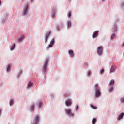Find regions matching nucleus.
Here are the masks:
<instances>
[{"label":"nucleus","mask_w":124,"mask_h":124,"mask_svg":"<svg viewBox=\"0 0 124 124\" xmlns=\"http://www.w3.org/2000/svg\"><path fill=\"white\" fill-rule=\"evenodd\" d=\"M96 122V118H93L92 119V124H95V122Z\"/></svg>","instance_id":"obj_21"},{"label":"nucleus","mask_w":124,"mask_h":124,"mask_svg":"<svg viewBox=\"0 0 124 124\" xmlns=\"http://www.w3.org/2000/svg\"><path fill=\"white\" fill-rule=\"evenodd\" d=\"M78 106H77L76 107V110H78Z\"/></svg>","instance_id":"obj_32"},{"label":"nucleus","mask_w":124,"mask_h":124,"mask_svg":"<svg viewBox=\"0 0 124 124\" xmlns=\"http://www.w3.org/2000/svg\"><path fill=\"white\" fill-rule=\"evenodd\" d=\"M33 1V0H31V1Z\"/></svg>","instance_id":"obj_38"},{"label":"nucleus","mask_w":124,"mask_h":124,"mask_svg":"<svg viewBox=\"0 0 124 124\" xmlns=\"http://www.w3.org/2000/svg\"><path fill=\"white\" fill-rule=\"evenodd\" d=\"M122 46H124V42H123V44H122Z\"/></svg>","instance_id":"obj_35"},{"label":"nucleus","mask_w":124,"mask_h":124,"mask_svg":"<svg viewBox=\"0 0 124 124\" xmlns=\"http://www.w3.org/2000/svg\"><path fill=\"white\" fill-rule=\"evenodd\" d=\"M105 1V0H102V1Z\"/></svg>","instance_id":"obj_37"},{"label":"nucleus","mask_w":124,"mask_h":124,"mask_svg":"<svg viewBox=\"0 0 124 124\" xmlns=\"http://www.w3.org/2000/svg\"><path fill=\"white\" fill-rule=\"evenodd\" d=\"M115 81L114 80H110V82H109V86H112V85H114Z\"/></svg>","instance_id":"obj_15"},{"label":"nucleus","mask_w":124,"mask_h":124,"mask_svg":"<svg viewBox=\"0 0 124 124\" xmlns=\"http://www.w3.org/2000/svg\"><path fill=\"white\" fill-rule=\"evenodd\" d=\"M50 34L51 31H49V32H48L46 34V36H45V42L46 43V42H47L48 37Z\"/></svg>","instance_id":"obj_9"},{"label":"nucleus","mask_w":124,"mask_h":124,"mask_svg":"<svg viewBox=\"0 0 124 124\" xmlns=\"http://www.w3.org/2000/svg\"><path fill=\"white\" fill-rule=\"evenodd\" d=\"M54 38H52V39H51V40L50 41V44H49V45H48L47 47L48 48L51 47L52 46L54 45Z\"/></svg>","instance_id":"obj_10"},{"label":"nucleus","mask_w":124,"mask_h":124,"mask_svg":"<svg viewBox=\"0 0 124 124\" xmlns=\"http://www.w3.org/2000/svg\"><path fill=\"white\" fill-rule=\"evenodd\" d=\"M115 71V68L114 66L111 67V68L110 69V73H113Z\"/></svg>","instance_id":"obj_20"},{"label":"nucleus","mask_w":124,"mask_h":124,"mask_svg":"<svg viewBox=\"0 0 124 124\" xmlns=\"http://www.w3.org/2000/svg\"><path fill=\"white\" fill-rule=\"evenodd\" d=\"M1 114V110H0V114Z\"/></svg>","instance_id":"obj_36"},{"label":"nucleus","mask_w":124,"mask_h":124,"mask_svg":"<svg viewBox=\"0 0 124 124\" xmlns=\"http://www.w3.org/2000/svg\"><path fill=\"white\" fill-rule=\"evenodd\" d=\"M90 75H91V72L90 71L88 72V76H89Z\"/></svg>","instance_id":"obj_33"},{"label":"nucleus","mask_w":124,"mask_h":124,"mask_svg":"<svg viewBox=\"0 0 124 124\" xmlns=\"http://www.w3.org/2000/svg\"><path fill=\"white\" fill-rule=\"evenodd\" d=\"M95 97H98L101 95V92L100 91V89H99L98 87V84H95Z\"/></svg>","instance_id":"obj_1"},{"label":"nucleus","mask_w":124,"mask_h":124,"mask_svg":"<svg viewBox=\"0 0 124 124\" xmlns=\"http://www.w3.org/2000/svg\"><path fill=\"white\" fill-rule=\"evenodd\" d=\"M39 122V116L36 115L35 116L34 121H33V124H37Z\"/></svg>","instance_id":"obj_5"},{"label":"nucleus","mask_w":124,"mask_h":124,"mask_svg":"<svg viewBox=\"0 0 124 124\" xmlns=\"http://www.w3.org/2000/svg\"><path fill=\"white\" fill-rule=\"evenodd\" d=\"M48 59L46 60L44 65H43V72H46V69L47 68Z\"/></svg>","instance_id":"obj_3"},{"label":"nucleus","mask_w":124,"mask_h":124,"mask_svg":"<svg viewBox=\"0 0 124 124\" xmlns=\"http://www.w3.org/2000/svg\"><path fill=\"white\" fill-rule=\"evenodd\" d=\"M42 102H40L39 103V108H40V107L42 106Z\"/></svg>","instance_id":"obj_30"},{"label":"nucleus","mask_w":124,"mask_h":124,"mask_svg":"<svg viewBox=\"0 0 124 124\" xmlns=\"http://www.w3.org/2000/svg\"><path fill=\"white\" fill-rule=\"evenodd\" d=\"M55 16V14H53L51 15V17L52 18H54V17Z\"/></svg>","instance_id":"obj_31"},{"label":"nucleus","mask_w":124,"mask_h":124,"mask_svg":"<svg viewBox=\"0 0 124 124\" xmlns=\"http://www.w3.org/2000/svg\"><path fill=\"white\" fill-rule=\"evenodd\" d=\"M68 53L71 56V57H73V56H74V53H73V51L72 50H69Z\"/></svg>","instance_id":"obj_13"},{"label":"nucleus","mask_w":124,"mask_h":124,"mask_svg":"<svg viewBox=\"0 0 124 124\" xmlns=\"http://www.w3.org/2000/svg\"><path fill=\"white\" fill-rule=\"evenodd\" d=\"M67 25H68V28L71 27V26H72V22H71V21L68 20Z\"/></svg>","instance_id":"obj_14"},{"label":"nucleus","mask_w":124,"mask_h":124,"mask_svg":"<svg viewBox=\"0 0 124 124\" xmlns=\"http://www.w3.org/2000/svg\"><path fill=\"white\" fill-rule=\"evenodd\" d=\"M121 102H124V97H122L120 99Z\"/></svg>","instance_id":"obj_28"},{"label":"nucleus","mask_w":124,"mask_h":124,"mask_svg":"<svg viewBox=\"0 0 124 124\" xmlns=\"http://www.w3.org/2000/svg\"><path fill=\"white\" fill-rule=\"evenodd\" d=\"M1 1H0V6H1Z\"/></svg>","instance_id":"obj_34"},{"label":"nucleus","mask_w":124,"mask_h":124,"mask_svg":"<svg viewBox=\"0 0 124 124\" xmlns=\"http://www.w3.org/2000/svg\"><path fill=\"white\" fill-rule=\"evenodd\" d=\"M124 116V113L122 112L119 114L118 117H117V121H120L123 118V116Z\"/></svg>","instance_id":"obj_11"},{"label":"nucleus","mask_w":124,"mask_h":124,"mask_svg":"<svg viewBox=\"0 0 124 124\" xmlns=\"http://www.w3.org/2000/svg\"><path fill=\"white\" fill-rule=\"evenodd\" d=\"M10 68H11V65L10 64H9L7 66V72H9L10 71Z\"/></svg>","instance_id":"obj_23"},{"label":"nucleus","mask_w":124,"mask_h":124,"mask_svg":"<svg viewBox=\"0 0 124 124\" xmlns=\"http://www.w3.org/2000/svg\"><path fill=\"white\" fill-rule=\"evenodd\" d=\"M34 107V105H31V108H30L31 110L33 111Z\"/></svg>","instance_id":"obj_22"},{"label":"nucleus","mask_w":124,"mask_h":124,"mask_svg":"<svg viewBox=\"0 0 124 124\" xmlns=\"http://www.w3.org/2000/svg\"><path fill=\"white\" fill-rule=\"evenodd\" d=\"M25 38V36L24 35H21V36L18 38V42H22V41Z\"/></svg>","instance_id":"obj_12"},{"label":"nucleus","mask_w":124,"mask_h":124,"mask_svg":"<svg viewBox=\"0 0 124 124\" xmlns=\"http://www.w3.org/2000/svg\"><path fill=\"white\" fill-rule=\"evenodd\" d=\"M91 107L94 109H96L97 108V107L93 105H91Z\"/></svg>","instance_id":"obj_24"},{"label":"nucleus","mask_w":124,"mask_h":124,"mask_svg":"<svg viewBox=\"0 0 124 124\" xmlns=\"http://www.w3.org/2000/svg\"><path fill=\"white\" fill-rule=\"evenodd\" d=\"M70 95V93H66L65 95V97H67Z\"/></svg>","instance_id":"obj_29"},{"label":"nucleus","mask_w":124,"mask_h":124,"mask_svg":"<svg viewBox=\"0 0 124 124\" xmlns=\"http://www.w3.org/2000/svg\"><path fill=\"white\" fill-rule=\"evenodd\" d=\"M71 16V12L70 11L68 12V13H67V17H68V18H70Z\"/></svg>","instance_id":"obj_19"},{"label":"nucleus","mask_w":124,"mask_h":124,"mask_svg":"<svg viewBox=\"0 0 124 124\" xmlns=\"http://www.w3.org/2000/svg\"><path fill=\"white\" fill-rule=\"evenodd\" d=\"M13 99H10V106H13Z\"/></svg>","instance_id":"obj_18"},{"label":"nucleus","mask_w":124,"mask_h":124,"mask_svg":"<svg viewBox=\"0 0 124 124\" xmlns=\"http://www.w3.org/2000/svg\"><path fill=\"white\" fill-rule=\"evenodd\" d=\"M16 46V45L15 44H13V46H11V50L13 51L14 48H15V46Z\"/></svg>","instance_id":"obj_17"},{"label":"nucleus","mask_w":124,"mask_h":124,"mask_svg":"<svg viewBox=\"0 0 124 124\" xmlns=\"http://www.w3.org/2000/svg\"><path fill=\"white\" fill-rule=\"evenodd\" d=\"M65 112L70 116L73 117V116H74V114L72 113V111L70 109H66Z\"/></svg>","instance_id":"obj_4"},{"label":"nucleus","mask_w":124,"mask_h":124,"mask_svg":"<svg viewBox=\"0 0 124 124\" xmlns=\"http://www.w3.org/2000/svg\"><path fill=\"white\" fill-rule=\"evenodd\" d=\"M104 73V69H101V71L100 72V74H103Z\"/></svg>","instance_id":"obj_27"},{"label":"nucleus","mask_w":124,"mask_h":124,"mask_svg":"<svg viewBox=\"0 0 124 124\" xmlns=\"http://www.w3.org/2000/svg\"><path fill=\"white\" fill-rule=\"evenodd\" d=\"M32 85H33V83H32V82H29V83H28V85H27V87H28V88H30L31 87V86H32Z\"/></svg>","instance_id":"obj_16"},{"label":"nucleus","mask_w":124,"mask_h":124,"mask_svg":"<svg viewBox=\"0 0 124 124\" xmlns=\"http://www.w3.org/2000/svg\"><path fill=\"white\" fill-rule=\"evenodd\" d=\"M28 11V4H27L26 5V6H25L24 9H23V12L22 13V14L23 15H26Z\"/></svg>","instance_id":"obj_6"},{"label":"nucleus","mask_w":124,"mask_h":124,"mask_svg":"<svg viewBox=\"0 0 124 124\" xmlns=\"http://www.w3.org/2000/svg\"><path fill=\"white\" fill-rule=\"evenodd\" d=\"M65 104H66V106L69 107L72 105V101L70 99H68L65 101Z\"/></svg>","instance_id":"obj_7"},{"label":"nucleus","mask_w":124,"mask_h":124,"mask_svg":"<svg viewBox=\"0 0 124 124\" xmlns=\"http://www.w3.org/2000/svg\"><path fill=\"white\" fill-rule=\"evenodd\" d=\"M112 91H113V86H110V87H109V92H112Z\"/></svg>","instance_id":"obj_25"},{"label":"nucleus","mask_w":124,"mask_h":124,"mask_svg":"<svg viewBox=\"0 0 124 124\" xmlns=\"http://www.w3.org/2000/svg\"><path fill=\"white\" fill-rule=\"evenodd\" d=\"M98 31H95V32H93V34H92V38H95L97 37V36H98Z\"/></svg>","instance_id":"obj_8"},{"label":"nucleus","mask_w":124,"mask_h":124,"mask_svg":"<svg viewBox=\"0 0 124 124\" xmlns=\"http://www.w3.org/2000/svg\"><path fill=\"white\" fill-rule=\"evenodd\" d=\"M115 37H116V35L114 34H113L112 35H111V39L112 40V39H113L114 38H115Z\"/></svg>","instance_id":"obj_26"},{"label":"nucleus","mask_w":124,"mask_h":124,"mask_svg":"<svg viewBox=\"0 0 124 124\" xmlns=\"http://www.w3.org/2000/svg\"><path fill=\"white\" fill-rule=\"evenodd\" d=\"M103 51V47L101 46H98L97 47V54L101 56Z\"/></svg>","instance_id":"obj_2"}]
</instances>
